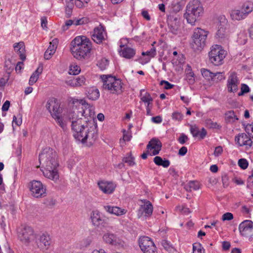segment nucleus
Here are the masks:
<instances>
[{
	"label": "nucleus",
	"mask_w": 253,
	"mask_h": 253,
	"mask_svg": "<svg viewBox=\"0 0 253 253\" xmlns=\"http://www.w3.org/2000/svg\"><path fill=\"white\" fill-rule=\"evenodd\" d=\"M73 103L74 105L73 111L66 114H62V108L55 98H50L47 101L46 108L63 129L66 128L68 122H71L74 137L82 142L93 118L94 112L92 107L86 103L84 100L74 99Z\"/></svg>",
	"instance_id": "obj_1"
},
{
	"label": "nucleus",
	"mask_w": 253,
	"mask_h": 253,
	"mask_svg": "<svg viewBox=\"0 0 253 253\" xmlns=\"http://www.w3.org/2000/svg\"><path fill=\"white\" fill-rule=\"evenodd\" d=\"M39 161L43 168L42 171L43 175L54 182H57L59 175L57 170L59 164L56 152L49 148L44 149L39 155Z\"/></svg>",
	"instance_id": "obj_2"
},
{
	"label": "nucleus",
	"mask_w": 253,
	"mask_h": 253,
	"mask_svg": "<svg viewBox=\"0 0 253 253\" xmlns=\"http://www.w3.org/2000/svg\"><path fill=\"white\" fill-rule=\"evenodd\" d=\"M91 49V42L85 36L76 37L70 43V50L73 56L78 60L88 58Z\"/></svg>",
	"instance_id": "obj_3"
},
{
	"label": "nucleus",
	"mask_w": 253,
	"mask_h": 253,
	"mask_svg": "<svg viewBox=\"0 0 253 253\" xmlns=\"http://www.w3.org/2000/svg\"><path fill=\"white\" fill-rule=\"evenodd\" d=\"M204 12V9L201 2L198 0H193L186 6L184 17L188 23L194 26L196 22L200 20Z\"/></svg>",
	"instance_id": "obj_4"
},
{
	"label": "nucleus",
	"mask_w": 253,
	"mask_h": 253,
	"mask_svg": "<svg viewBox=\"0 0 253 253\" xmlns=\"http://www.w3.org/2000/svg\"><path fill=\"white\" fill-rule=\"evenodd\" d=\"M101 78L103 81V87L111 93L120 94L122 92V83L119 79L112 76L102 75Z\"/></svg>",
	"instance_id": "obj_5"
},
{
	"label": "nucleus",
	"mask_w": 253,
	"mask_h": 253,
	"mask_svg": "<svg viewBox=\"0 0 253 253\" xmlns=\"http://www.w3.org/2000/svg\"><path fill=\"white\" fill-rule=\"evenodd\" d=\"M208 32L201 28L194 30L191 47L195 52L200 51L206 45Z\"/></svg>",
	"instance_id": "obj_6"
},
{
	"label": "nucleus",
	"mask_w": 253,
	"mask_h": 253,
	"mask_svg": "<svg viewBox=\"0 0 253 253\" xmlns=\"http://www.w3.org/2000/svg\"><path fill=\"white\" fill-rule=\"evenodd\" d=\"M226 54V51L221 45H213L211 47V51L209 53L210 61L215 66L221 65L223 64Z\"/></svg>",
	"instance_id": "obj_7"
},
{
	"label": "nucleus",
	"mask_w": 253,
	"mask_h": 253,
	"mask_svg": "<svg viewBox=\"0 0 253 253\" xmlns=\"http://www.w3.org/2000/svg\"><path fill=\"white\" fill-rule=\"evenodd\" d=\"M90 218L92 225L96 228L102 229L108 225V218L97 210L90 213Z\"/></svg>",
	"instance_id": "obj_8"
},
{
	"label": "nucleus",
	"mask_w": 253,
	"mask_h": 253,
	"mask_svg": "<svg viewBox=\"0 0 253 253\" xmlns=\"http://www.w3.org/2000/svg\"><path fill=\"white\" fill-rule=\"evenodd\" d=\"M29 187L33 196L35 198H42L46 196V188L42 183L37 180L30 182Z\"/></svg>",
	"instance_id": "obj_9"
},
{
	"label": "nucleus",
	"mask_w": 253,
	"mask_h": 253,
	"mask_svg": "<svg viewBox=\"0 0 253 253\" xmlns=\"http://www.w3.org/2000/svg\"><path fill=\"white\" fill-rule=\"evenodd\" d=\"M139 247L143 253H157V248L152 241L148 237L143 236L138 240Z\"/></svg>",
	"instance_id": "obj_10"
},
{
	"label": "nucleus",
	"mask_w": 253,
	"mask_h": 253,
	"mask_svg": "<svg viewBox=\"0 0 253 253\" xmlns=\"http://www.w3.org/2000/svg\"><path fill=\"white\" fill-rule=\"evenodd\" d=\"M141 204L137 211V215L138 218L142 217H150L153 210L152 203L147 200H141Z\"/></svg>",
	"instance_id": "obj_11"
},
{
	"label": "nucleus",
	"mask_w": 253,
	"mask_h": 253,
	"mask_svg": "<svg viewBox=\"0 0 253 253\" xmlns=\"http://www.w3.org/2000/svg\"><path fill=\"white\" fill-rule=\"evenodd\" d=\"M220 19V21H222V23H221L218 26L216 38L221 42H225L229 39V32L227 29V21L224 16H221Z\"/></svg>",
	"instance_id": "obj_12"
},
{
	"label": "nucleus",
	"mask_w": 253,
	"mask_h": 253,
	"mask_svg": "<svg viewBox=\"0 0 253 253\" xmlns=\"http://www.w3.org/2000/svg\"><path fill=\"white\" fill-rule=\"evenodd\" d=\"M239 230L242 236L249 238L252 241L253 236V222L251 220H246L242 222L239 226Z\"/></svg>",
	"instance_id": "obj_13"
},
{
	"label": "nucleus",
	"mask_w": 253,
	"mask_h": 253,
	"mask_svg": "<svg viewBox=\"0 0 253 253\" xmlns=\"http://www.w3.org/2000/svg\"><path fill=\"white\" fill-rule=\"evenodd\" d=\"M167 23L169 31L174 35H177L180 30V19L176 15H169Z\"/></svg>",
	"instance_id": "obj_14"
},
{
	"label": "nucleus",
	"mask_w": 253,
	"mask_h": 253,
	"mask_svg": "<svg viewBox=\"0 0 253 253\" xmlns=\"http://www.w3.org/2000/svg\"><path fill=\"white\" fill-rule=\"evenodd\" d=\"M18 237L23 243H29L34 238L33 229L30 227H24L19 232Z\"/></svg>",
	"instance_id": "obj_15"
},
{
	"label": "nucleus",
	"mask_w": 253,
	"mask_h": 253,
	"mask_svg": "<svg viewBox=\"0 0 253 253\" xmlns=\"http://www.w3.org/2000/svg\"><path fill=\"white\" fill-rule=\"evenodd\" d=\"M97 138V127L93 124L92 121L91 122V124L88 126V131L84 134L83 139L82 141V143H84L87 139L89 142L91 143L94 142Z\"/></svg>",
	"instance_id": "obj_16"
},
{
	"label": "nucleus",
	"mask_w": 253,
	"mask_h": 253,
	"mask_svg": "<svg viewBox=\"0 0 253 253\" xmlns=\"http://www.w3.org/2000/svg\"><path fill=\"white\" fill-rule=\"evenodd\" d=\"M162 143L157 138H152L147 145L148 152H151L150 155L155 156L158 154L162 148Z\"/></svg>",
	"instance_id": "obj_17"
},
{
	"label": "nucleus",
	"mask_w": 253,
	"mask_h": 253,
	"mask_svg": "<svg viewBox=\"0 0 253 253\" xmlns=\"http://www.w3.org/2000/svg\"><path fill=\"white\" fill-rule=\"evenodd\" d=\"M106 33L103 27L100 25L94 28L93 34L91 35L92 40L97 43H101L105 40Z\"/></svg>",
	"instance_id": "obj_18"
},
{
	"label": "nucleus",
	"mask_w": 253,
	"mask_h": 253,
	"mask_svg": "<svg viewBox=\"0 0 253 253\" xmlns=\"http://www.w3.org/2000/svg\"><path fill=\"white\" fill-rule=\"evenodd\" d=\"M239 81L238 79L236 73H232L227 80V90L229 92H235L238 89Z\"/></svg>",
	"instance_id": "obj_19"
},
{
	"label": "nucleus",
	"mask_w": 253,
	"mask_h": 253,
	"mask_svg": "<svg viewBox=\"0 0 253 253\" xmlns=\"http://www.w3.org/2000/svg\"><path fill=\"white\" fill-rule=\"evenodd\" d=\"M235 140L240 146H245L246 148H250L253 143L250 137L245 133H239L235 137Z\"/></svg>",
	"instance_id": "obj_20"
},
{
	"label": "nucleus",
	"mask_w": 253,
	"mask_h": 253,
	"mask_svg": "<svg viewBox=\"0 0 253 253\" xmlns=\"http://www.w3.org/2000/svg\"><path fill=\"white\" fill-rule=\"evenodd\" d=\"M51 241L50 238L46 233L41 235L37 241V245L42 250H47L50 246Z\"/></svg>",
	"instance_id": "obj_21"
},
{
	"label": "nucleus",
	"mask_w": 253,
	"mask_h": 253,
	"mask_svg": "<svg viewBox=\"0 0 253 253\" xmlns=\"http://www.w3.org/2000/svg\"><path fill=\"white\" fill-rule=\"evenodd\" d=\"M98 185L100 190L105 194H111L116 188V185L113 182L107 181H99Z\"/></svg>",
	"instance_id": "obj_22"
},
{
	"label": "nucleus",
	"mask_w": 253,
	"mask_h": 253,
	"mask_svg": "<svg viewBox=\"0 0 253 253\" xmlns=\"http://www.w3.org/2000/svg\"><path fill=\"white\" fill-rule=\"evenodd\" d=\"M104 210L108 213L119 216L125 214L127 210L117 206L105 205L103 206Z\"/></svg>",
	"instance_id": "obj_23"
},
{
	"label": "nucleus",
	"mask_w": 253,
	"mask_h": 253,
	"mask_svg": "<svg viewBox=\"0 0 253 253\" xmlns=\"http://www.w3.org/2000/svg\"><path fill=\"white\" fill-rule=\"evenodd\" d=\"M103 240L106 243L113 245L123 246L124 242L117 238L113 234L106 233L103 237Z\"/></svg>",
	"instance_id": "obj_24"
},
{
	"label": "nucleus",
	"mask_w": 253,
	"mask_h": 253,
	"mask_svg": "<svg viewBox=\"0 0 253 253\" xmlns=\"http://www.w3.org/2000/svg\"><path fill=\"white\" fill-rule=\"evenodd\" d=\"M13 47L15 51L19 54L20 59L22 61L25 60L26 55L25 54V48L24 43L22 42L15 43L13 45Z\"/></svg>",
	"instance_id": "obj_25"
},
{
	"label": "nucleus",
	"mask_w": 253,
	"mask_h": 253,
	"mask_svg": "<svg viewBox=\"0 0 253 253\" xmlns=\"http://www.w3.org/2000/svg\"><path fill=\"white\" fill-rule=\"evenodd\" d=\"M140 97L141 100L146 105V106H152L153 99L149 92H145L144 89L140 90Z\"/></svg>",
	"instance_id": "obj_26"
},
{
	"label": "nucleus",
	"mask_w": 253,
	"mask_h": 253,
	"mask_svg": "<svg viewBox=\"0 0 253 253\" xmlns=\"http://www.w3.org/2000/svg\"><path fill=\"white\" fill-rule=\"evenodd\" d=\"M43 67L42 66H39L37 70L31 76L29 84L30 85H33L38 80L39 76L42 73Z\"/></svg>",
	"instance_id": "obj_27"
},
{
	"label": "nucleus",
	"mask_w": 253,
	"mask_h": 253,
	"mask_svg": "<svg viewBox=\"0 0 253 253\" xmlns=\"http://www.w3.org/2000/svg\"><path fill=\"white\" fill-rule=\"evenodd\" d=\"M230 15L232 19L235 20H241L247 17L241 9L232 10Z\"/></svg>",
	"instance_id": "obj_28"
},
{
	"label": "nucleus",
	"mask_w": 253,
	"mask_h": 253,
	"mask_svg": "<svg viewBox=\"0 0 253 253\" xmlns=\"http://www.w3.org/2000/svg\"><path fill=\"white\" fill-rule=\"evenodd\" d=\"M121 55L127 59L132 58L135 54V50L130 47H124L120 52Z\"/></svg>",
	"instance_id": "obj_29"
},
{
	"label": "nucleus",
	"mask_w": 253,
	"mask_h": 253,
	"mask_svg": "<svg viewBox=\"0 0 253 253\" xmlns=\"http://www.w3.org/2000/svg\"><path fill=\"white\" fill-rule=\"evenodd\" d=\"M200 188V185L198 181H190L184 186V189L188 192L192 190H197Z\"/></svg>",
	"instance_id": "obj_30"
},
{
	"label": "nucleus",
	"mask_w": 253,
	"mask_h": 253,
	"mask_svg": "<svg viewBox=\"0 0 253 253\" xmlns=\"http://www.w3.org/2000/svg\"><path fill=\"white\" fill-rule=\"evenodd\" d=\"M155 164L159 166H162L165 168H167L170 165V162L168 160H163L160 156H156L153 160Z\"/></svg>",
	"instance_id": "obj_31"
},
{
	"label": "nucleus",
	"mask_w": 253,
	"mask_h": 253,
	"mask_svg": "<svg viewBox=\"0 0 253 253\" xmlns=\"http://www.w3.org/2000/svg\"><path fill=\"white\" fill-rule=\"evenodd\" d=\"M87 97L92 100H97L100 95L98 89L95 88H89L87 91Z\"/></svg>",
	"instance_id": "obj_32"
},
{
	"label": "nucleus",
	"mask_w": 253,
	"mask_h": 253,
	"mask_svg": "<svg viewBox=\"0 0 253 253\" xmlns=\"http://www.w3.org/2000/svg\"><path fill=\"white\" fill-rule=\"evenodd\" d=\"M241 9L247 16L253 10V2L251 1L246 2L243 4Z\"/></svg>",
	"instance_id": "obj_33"
},
{
	"label": "nucleus",
	"mask_w": 253,
	"mask_h": 253,
	"mask_svg": "<svg viewBox=\"0 0 253 253\" xmlns=\"http://www.w3.org/2000/svg\"><path fill=\"white\" fill-rule=\"evenodd\" d=\"M225 121L228 123H232L238 120L233 111H229L225 113Z\"/></svg>",
	"instance_id": "obj_34"
},
{
	"label": "nucleus",
	"mask_w": 253,
	"mask_h": 253,
	"mask_svg": "<svg viewBox=\"0 0 253 253\" xmlns=\"http://www.w3.org/2000/svg\"><path fill=\"white\" fill-rule=\"evenodd\" d=\"M225 79V76L223 72L213 73L212 78V81L215 82H218Z\"/></svg>",
	"instance_id": "obj_35"
},
{
	"label": "nucleus",
	"mask_w": 253,
	"mask_h": 253,
	"mask_svg": "<svg viewBox=\"0 0 253 253\" xmlns=\"http://www.w3.org/2000/svg\"><path fill=\"white\" fill-rule=\"evenodd\" d=\"M205 250L200 243L193 244V253H204Z\"/></svg>",
	"instance_id": "obj_36"
},
{
	"label": "nucleus",
	"mask_w": 253,
	"mask_h": 253,
	"mask_svg": "<svg viewBox=\"0 0 253 253\" xmlns=\"http://www.w3.org/2000/svg\"><path fill=\"white\" fill-rule=\"evenodd\" d=\"M201 73L204 77L207 78L208 80H211L212 81V78L213 73L211 72L210 70L208 69H202Z\"/></svg>",
	"instance_id": "obj_37"
},
{
	"label": "nucleus",
	"mask_w": 253,
	"mask_h": 253,
	"mask_svg": "<svg viewBox=\"0 0 253 253\" xmlns=\"http://www.w3.org/2000/svg\"><path fill=\"white\" fill-rule=\"evenodd\" d=\"M194 74L192 71L190 67L188 66V68L186 69V78L188 80L190 83H193L194 82Z\"/></svg>",
	"instance_id": "obj_38"
},
{
	"label": "nucleus",
	"mask_w": 253,
	"mask_h": 253,
	"mask_svg": "<svg viewBox=\"0 0 253 253\" xmlns=\"http://www.w3.org/2000/svg\"><path fill=\"white\" fill-rule=\"evenodd\" d=\"M134 160V158L131 156V154H129L128 156L124 158L123 161L131 166L135 165Z\"/></svg>",
	"instance_id": "obj_39"
},
{
	"label": "nucleus",
	"mask_w": 253,
	"mask_h": 253,
	"mask_svg": "<svg viewBox=\"0 0 253 253\" xmlns=\"http://www.w3.org/2000/svg\"><path fill=\"white\" fill-rule=\"evenodd\" d=\"M81 69L79 66L77 65H72L70 66L69 73L74 75H78L80 73Z\"/></svg>",
	"instance_id": "obj_40"
},
{
	"label": "nucleus",
	"mask_w": 253,
	"mask_h": 253,
	"mask_svg": "<svg viewBox=\"0 0 253 253\" xmlns=\"http://www.w3.org/2000/svg\"><path fill=\"white\" fill-rule=\"evenodd\" d=\"M206 124L210 128L219 129L221 126L216 122H213L211 120H208L206 122Z\"/></svg>",
	"instance_id": "obj_41"
},
{
	"label": "nucleus",
	"mask_w": 253,
	"mask_h": 253,
	"mask_svg": "<svg viewBox=\"0 0 253 253\" xmlns=\"http://www.w3.org/2000/svg\"><path fill=\"white\" fill-rule=\"evenodd\" d=\"M156 54V50L155 47H152L150 50L147 51L146 52H143L142 53V55H147L150 58L154 57Z\"/></svg>",
	"instance_id": "obj_42"
},
{
	"label": "nucleus",
	"mask_w": 253,
	"mask_h": 253,
	"mask_svg": "<svg viewBox=\"0 0 253 253\" xmlns=\"http://www.w3.org/2000/svg\"><path fill=\"white\" fill-rule=\"evenodd\" d=\"M162 245L165 249L169 252H172L173 248L169 244L167 241L163 240L162 242Z\"/></svg>",
	"instance_id": "obj_43"
},
{
	"label": "nucleus",
	"mask_w": 253,
	"mask_h": 253,
	"mask_svg": "<svg viewBox=\"0 0 253 253\" xmlns=\"http://www.w3.org/2000/svg\"><path fill=\"white\" fill-rule=\"evenodd\" d=\"M238 165L241 169H245L248 168V162L245 159H241L238 161Z\"/></svg>",
	"instance_id": "obj_44"
},
{
	"label": "nucleus",
	"mask_w": 253,
	"mask_h": 253,
	"mask_svg": "<svg viewBox=\"0 0 253 253\" xmlns=\"http://www.w3.org/2000/svg\"><path fill=\"white\" fill-rule=\"evenodd\" d=\"M108 65V60L106 59H102L98 63L99 67L101 70H103L106 69Z\"/></svg>",
	"instance_id": "obj_45"
},
{
	"label": "nucleus",
	"mask_w": 253,
	"mask_h": 253,
	"mask_svg": "<svg viewBox=\"0 0 253 253\" xmlns=\"http://www.w3.org/2000/svg\"><path fill=\"white\" fill-rule=\"evenodd\" d=\"M190 131L193 137H198L200 131L196 126H191L190 128Z\"/></svg>",
	"instance_id": "obj_46"
},
{
	"label": "nucleus",
	"mask_w": 253,
	"mask_h": 253,
	"mask_svg": "<svg viewBox=\"0 0 253 253\" xmlns=\"http://www.w3.org/2000/svg\"><path fill=\"white\" fill-rule=\"evenodd\" d=\"M172 117L173 120L180 121L182 119L183 115L179 112H175L172 113Z\"/></svg>",
	"instance_id": "obj_47"
},
{
	"label": "nucleus",
	"mask_w": 253,
	"mask_h": 253,
	"mask_svg": "<svg viewBox=\"0 0 253 253\" xmlns=\"http://www.w3.org/2000/svg\"><path fill=\"white\" fill-rule=\"evenodd\" d=\"M233 219V215L231 212H226L223 214L222 220L223 221L231 220Z\"/></svg>",
	"instance_id": "obj_48"
},
{
	"label": "nucleus",
	"mask_w": 253,
	"mask_h": 253,
	"mask_svg": "<svg viewBox=\"0 0 253 253\" xmlns=\"http://www.w3.org/2000/svg\"><path fill=\"white\" fill-rule=\"evenodd\" d=\"M88 19L86 17H83L76 21L75 24L76 25H80L88 22Z\"/></svg>",
	"instance_id": "obj_49"
},
{
	"label": "nucleus",
	"mask_w": 253,
	"mask_h": 253,
	"mask_svg": "<svg viewBox=\"0 0 253 253\" xmlns=\"http://www.w3.org/2000/svg\"><path fill=\"white\" fill-rule=\"evenodd\" d=\"M74 24V21L72 20H69L66 21L65 24L62 26V29L63 31L67 30L69 27Z\"/></svg>",
	"instance_id": "obj_50"
},
{
	"label": "nucleus",
	"mask_w": 253,
	"mask_h": 253,
	"mask_svg": "<svg viewBox=\"0 0 253 253\" xmlns=\"http://www.w3.org/2000/svg\"><path fill=\"white\" fill-rule=\"evenodd\" d=\"M73 8L74 7H65V13L67 18H69L72 16Z\"/></svg>",
	"instance_id": "obj_51"
},
{
	"label": "nucleus",
	"mask_w": 253,
	"mask_h": 253,
	"mask_svg": "<svg viewBox=\"0 0 253 253\" xmlns=\"http://www.w3.org/2000/svg\"><path fill=\"white\" fill-rule=\"evenodd\" d=\"M188 140V137L185 134H182L178 138V142L181 144H184Z\"/></svg>",
	"instance_id": "obj_52"
},
{
	"label": "nucleus",
	"mask_w": 253,
	"mask_h": 253,
	"mask_svg": "<svg viewBox=\"0 0 253 253\" xmlns=\"http://www.w3.org/2000/svg\"><path fill=\"white\" fill-rule=\"evenodd\" d=\"M160 84L161 85L165 84L164 88L166 89H170V88H172L173 86H174L173 84H170L169 83L168 81H162L161 82Z\"/></svg>",
	"instance_id": "obj_53"
},
{
	"label": "nucleus",
	"mask_w": 253,
	"mask_h": 253,
	"mask_svg": "<svg viewBox=\"0 0 253 253\" xmlns=\"http://www.w3.org/2000/svg\"><path fill=\"white\" fill-rule=\"evenodd\" d=\"M68 83L71 86H79V84L78 83V80H77L76 78H74L73 79L70 80Z\"/></svg>",
	"instance_id": "obj_54"
},
{
	"label": "nucleus",
	"mask_w": 253,
	"mask_h": 253,
	"mask_svg": "<svg viewBox=\"0 0 253 253\" xmlns=\"http://www.w3.org/2000/svg\"><path fill=\"white\" fill-rule=\"evenodd\" d=\"M223 152V149L222 147L221 146H217L215 147L214 152V155L215 157H218L221 154V153Z\"/></svg>",
	"instance_id": "obj_55"
},
{
	"label": "nucleus",
	"mask_w": 253,
	"mask_h": 253,
	"mask_svg": "<svg viewBox=\"0 0 253 253\" xmlns=\"http://www.w3.org/2000/svg\"><path fill=\"white\" fill-rule=\"evenodd\" d=\"M47 20L46 17H42L41 18V26L43 29L47 28Z\"/></svg>",
	"instance_id": "obj_56"
},
{
	"label": "nucleus",
	"mask_w": 253,
	"mask_h": 253,
	"mask_svg": "<svg viewBox=\"0 0 253 253\" xmlns=\"http://www.w3.org/2000/svg\"><path fill=\"white\" fill-rule=\"evenodd\" d=\"M10 102L8 100H6L4 104H3L1 110L2 111H7L8 110L9 106H10Z\"/></svg>",
	"instance_id": "obj_57"
},
{
	"label": "nucleus",
	"mask_w": 253,
	"mask_h": 253,
	"mask_svg": "<svg viewBox=\"0 0 253 253\" xmlns=\"http://www.w3.org/2000/svg\"><path fill=\"white\" fill-rule=\"evenodd\" d=\"M55 52H52L51 51L46 50L44 54V57L45 59L48 60L51 58V56L54 54Z\"/></svg>",
	"instance_id": "obj_58"
},
{
	"label": "nucleus",
	"mask_w": 253,
	"mask_h": 253,
	"mask_svg": "<svg viewBox=\"0 0 253 253\" xmlns=\"http://www.w3.org/2000/svg\"><path fill=\"white\" fill-rule=\"evenodd\" d=\"M151 120L153 123L157 124L161 123L162 122V119L160 116L152 117Z\"/></svg>",
	"instance_id": "obj_59"
},
{
	"label": "nucleus",
	"mask_w": 253,
	"mask_h": 253,
	"mask_svg": "<svg viewBox=\"0 0 253 253\" xmlns=\"http://www.w3.org/2000/svg\"><path fill=\"white\" fill-rule=\"evenodd\" d=\"M207 135V131L204 128H202L201 131H199V136L201 139H203Z\"/></svg>",
	"instance_id": "obj_60"
},
{
	"label": "nucleus",
	"mask_w": 253,
	"mask_h": 253,
	"mask_svg": "<svg viewBox=\"0 0 253 253\" xmlns=\"http://www.w3.org/2000/svg\"><path fill=\"white\" fill-rule=\"evenodd\" d=\"M187 152V148L185 146L182 147L178 151V155L180 156H184Z\"/></svg>",
	"instance_id": "obj_61"
},
{
	"label": "nucleus",
	"mask_w": 253,
	"mask_h": 253,
	"mask_svg": "<svg viewBox=\"0 0 253 253\" xmlns=\"http://www.w3.org/2000/svg\"><path fill=\"white\" fill-rule=\"evenodd\" d=\"M77 80H78V83L79 84V86H81L84 84L85 82V78L84 76H80L76 77Z\"/></svg>",
	"instance_id": "obj_62"
},
{
	"label": "nucleus",
	"mask_w": 253,
	"mask_h": 253,
	"mask_svg": "<svg viewBox=\"0 0 253 253\" xmlns=\"http://www.w3.org/2000/svg\"><path fill=\"white\" fill-rule=\"evenodd\" d=\"M245 131L247 133H250V131L253 132V124H248L245 127Z\"/></svg>",
	"instance_id": "obj_63"
},
{
	"label": "nucleus",
	"mask_w": 253,
	"mask_h": 253,
	"mask_svg": "<svg viewBox=\"0 0 253 253\" xmlns=\"http://www.w3.org/2000/svg\"><path fill=\"white\" fill-rule=\"evenodd\" d=\"M241 90L244 93H247L250 91L249 87L246 84H242Z\"/></svg>",
	"instance_id": "obj_64"
}]
</instances>
